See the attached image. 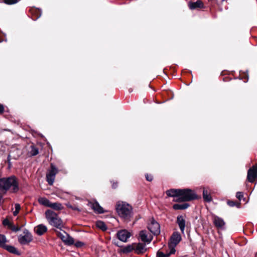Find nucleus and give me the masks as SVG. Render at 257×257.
<instances>
[{"mask_svg": "<svg viewBox=\"0 0 257 257\" xmlns=\"http://www.w3.org/2000/svg\"><path fill=\"white\" fill-rule=\"evenodd\" d=\"M9 190L13 193L19 190V182L15 176L0 178V191L6 192Z\"/></svg>", "mask_w": 257, "mask_h": 257, "instance_id": "nucleus-1", "label": "nucleus"}, {"mask_svg": "<svg viewBox=\"0 0 257 257\" xmlns=\"http://www.w3.org/2000/svg\"><path fill=\"white\" fill-rule=\"evenodd\" d=\"M116 210L118 214L124 219H128L132 215V207L125 202H118L116 205Z\"/></svg>", "mask_w": 257, "mask_h": 257, "instance_id": "nucleus-2", "label": "nucleus"}, {"mask_svg": "<svg viewBox=\"0 0 257 257\" xmlns=\"http://www.w3.org/2000/svg\"><path fill=\"white\" fill-rule=\"evenodd\" d=\"M45 215L46 218L51 225L62 230V228L63 226L62 221L56 213L48 210L46 211Z\"/></svg>", "mask_w": 257, "mask_h": 257, "instance_id": "nucleus-3", "label": "nucleus"}, {"mask_svg": "<svg viewBox=\"0 0 257 257\" xmlns=\"http://www.w3.org/2000/svg\"><path fill=\"white\" fill-rule=\"evenodd\" d=\"M195 192L190 189H180V197L177 201L181 202L189 201L197 199Z\"/></svg>", "mask_w": 257, "mask_h": 257, "instance_id": "nucleus-4", "label": "nucleus"}, {"mask_svg": "<svg viewBox=\"0 0 257 257\" xmlns=\"http://www.w3.org/2000/svg\"><path fill=\"white\" fill-rule=\"evenodd\" d=\"M181 239V236L179 232L175 231L173 233L169 242L170 254L175 253L176 251L175 247L180 242Z\"/></svg>", "mask_w": 257, "mask_h": 257, "instance_id": "nucleus-5", "label": "nucleus"}, {"mask_svg": "<svg viewBox=\"0 0 257 257\" xmlns=\"http://www.w3.org/2000/svg\"><path fill=\"white\" fill-rule=\"evenodd\" d=\"M19 242L22 245L29 244L33 240L31 233L27 229L23 230V233L20 234L18 237Z\"/></svg>", "mask_w": 257, "mask_h": 257, "instance_id": "nucleus-6", "label": "nucleus"}, {"mask_svg": "<svg viewBox=\"0 0 257 257\" xmlns=\"http://www.w3.org/2000/svg\"><path fill=\"white\" fill-rule=\"evenodd\" d=\"M58 172V169L53 164L51 163L50 169L48 170L46 174V179L49 185H52L53 184L56 175Z\"/></svg>", "mask_w": 257, "mask_h": 257, "instance_id": "nucleus-7", "label": "nucleus"}, {"mask_svg": "<svg viewBox=\"0 0 257 257\" xmlns=\"http://www.w3.org/2000/svg\"><path fill=\"white\" fill-rule=\"evenodd\" d=\"M56 231L57 236L62 240V241L66 245H71L74 243L73 238L64 230Z\"/></svg>", "mask_w": 257, "mask_h": 257, "instance_id": "nucleus-8", "label": "nucleus"}, {"mask_svg": "<svg viewBox=\"0 0 257 257\" xmlns=\"http://www.w3.org/2000/svg\"><path fill=\"white\" fill-rule=\"evenodd\" d=\"M148 228L155 235L160 233V224L154 219H152L151 223L148 224Z\"/></svg>", "mask_w": 257, "mask_h": 257, "instance_id": "nucleus-9", "label": "nucleus"}, {"mask_svg": "<svg viewBox=\"0 0 257 257\" xmlns=\"http://www.w3.org/2000/svg\"><path fill=\"white\" fill-rule=\"evenodd\" d=\"M131 236V233L126 229H122L117 231V238L120 241L125 242Z\"/></svg>", "mask_w": 257, "mask_h": 257, "instance_id": "nucleus-10", "label": "nucleus"}, {"mask_svg": "<svg viewBox=\"0 0 257 257\" xmlns=\"http://www.w3.org/2000/svg\"><path fill=\"white\" fill-rule=\"evenodd\" d=\"M257 178V167L253 166L247 172V179L250 182H253Z\"/></svg>", "mask_w": 257, "mask_h": 257, "instance_id": "nucleus-11", "label": "nucleus"}, {"mask_svg": "<svg viewBox=\"0 0 257 257\" xmlns=\"http://www.w3.org/2000/svg\"><path fill=\"white\" fill-rule=\"evenodd\" d=\"M139 237L142 241L146 243H150L152 240L151 235H148L147 231L146 230H141L139 233Z\"/></svg>", "mask_w": 257, "mask_h": 257, "instance_id": "nucleus-12", "label": "nucleus"}, {"mask_svg": "<svg viewBox=\"0 0 257 257\" xmlns=\"http://www.w3.org/2000/svg\"><path fill=\"white\" fill-rule=\"evenodd\" d=\"M213 222L214 225L218 228L223 229L225 225L224 220L216 215L213 216Z\"/></svg>", "mask_w": 257, "mask_h": 257, "instance_id": "nucleus-13", "label": "nucleus"}, {"mask_svg": "<svg viewBox=\"0 0 257 257\" xmlns=\"http://www.w3.org/2000/svg\"><path fill=\"white\" fill-rule=\"evenodd\" d=\"M177 223L182 234L184 233L185 228L186 226V220L185 217L182 215H178L177 217Z\"/></svg>", "mask_w": 257, "mask_h": 257, "instance_id": "nucleus-14", "label": "nucleus"}, {"mask_svg": "<svg viewBox=\"0 0 257 257\" xmlns=\"http://www.w3.org/2000/svg\"><path fill=\"white\" fill-rule=\"evenodd\" d=\"M88 205L90 206L95 212L99 214H101L104 212L103 208L97 202H90L88 203Z\"/></svg>", "mask_w": 257, "mask_h": 257, "instance_id": "nucleus-15", "label": "nucleus"}, {"mask_svg": "<svg viewBox=\"0 0 257 257\" xmlns=\"http://www.w3.org/2000/svg\"><path fill=\"white\" fill-rule=\"evenodd\" d=\"M203 198L204 201L210 202L212 200V198L210 194V190L209 188L203 187L202 193Z\"/></svg>", "mask_w": 257, "mask_h": 257, "instance_id": "nucleus-16", "label": "nucleus"}, {"mask_svg": "<svg viewBox=\"0 0 257 257\" xmlns=\"http://www.w3.org/2000/svg\"><path fill=\"white\" fill-rule=\"evenodd\" d=\"M35 232L38 235H42L47 231V227L43 224H39L35 227Z\"/></svg>", "mask_w": 257, "mask_h": 257, "instance_id": "nucleus-17", "label": "nucleus"}, {"mask_svg": "<svg viewBox=\"0 0 257 257\" xmlns=\"http://www.w3.org/2000/svg\"><path fill=\"white\" fill-rule=\"evenodd\" d=\"M188 7L191 10H194L198 8L203 7V4L200 0H197L196 2H191L188 3Z\"/></svg>", "mask_w": 257, "mask_h": 257, "instance_id": "nucleus-18", "label": "nucleus"}, {"mask_svg": "<svg viewBox=\"0 0 257 257\" xmlns=\"http://www.w3.org/2000/svg\"><path fill=\"white\" fill-rule=\"evenodd\" d=\"M180 189H171L166 191V194L169 197H180Z\"/></svg>", "mask_w": 257, "mask_h": 257, "instance_id": "nucleus-19", "label": "nucleus"}, {"mask_svg": "<svg viewBox=\"0 0 257 257\" xmlns=\"http://www.w3.org/2000/svg\"><path fill=\"white\" fill-rule=\"evenodd\" d=\"M3 248L6 249L9 252L15 254H19V252L18 249L14 246L5 244Z\"/></svg>", "mask_w": 257, "mask_h": 257, "instance_id": "nucleus-20", "label": "nucleus"}, {"mask_svg": "<svg viewBox=\"0 0 257 257\" xmlns=\"http://www.w3.org/2000/svg\"><path fill=\"white\" fill-rule=\"evenodd\" d=\"M135 250L138 254L142 253L146 250L145 245L142 243H139L136 245Z\"/></svg>", "mask_w": 257, "mask_h": 257, "instance_id": "nucleus-21", "label": "nucleus"}, {"mask_svg": "<svg viewBox=\"0 0 257 257\" xmlns=\"http://www.w3.org/2000/svg\"><path fill=\"white\" fill-rule=\"evenodd\" d=\"M189 206V204L187 203L183 204H175L173 206V208L175 210H183L187 209Z\"/></svg>", "mask_w": 257, "mask_h": 257, "instance_id": "nucleus-22", "label": "nucleus"}, {"mask_svg": "<svg viewBox=\"0 0 257 257\" xmlns=\"http://www.w3.org/2000/svg\"><path fill=\"white\" fill-rule=\"evenodd\" d=\"M38 201L40 204L47 207H49L51 203V202L48 199L45 197L40 198L38 199Z\"/></svg>", "mask_w": 257, "mask_h": 257, "instance_id": "nucleus-23", "label": "nucleus"}, {"mask_svg": "<svg viewBox=\"0 0 257 257\" xmlns=\"http://www.w3.org/2000/svg\"><path fill=\"white\" fill-rule=\"evenodd\" d=\"M96 226L103 231H105L107 229V227L105 223L101 220L97 221L96 222Z\"/></svg>", "mask_w": 257, "mask_h": 257, "instance_id": "nucleus-24", "label": "nucleus"}, {"mask_svg": "<svg viewBox=\"0 0 257 257\" xmlns=\"http://www.w3.org/2000/svg\"><path fill=\"white\" fill-rule=\"evenodd\" d=\"M49 207H51L56 210H60L63 208L62 205L60 203H50Z\"/></svg>", "mask_w": 257, "mask_h": 257, "instance_id": "nucleus-25", "label": "nucleus"}, {"mask_svg": "<svg viewBox=\"0 0 257 257\" xmlns=\"http://www.w3.org/2000/svg\"><path fill=\"white\" fill-rule=\"evenodd\" d=\"M134 249V247L132 245H128L122 249V251L124 253H128L132 251Z\"/></svg>", "mask_w": 257, "mask_h": 257, "instance_id": "nucleus-26", "label": "nucleus"}, {"mask_svg": "<svg viewBox=\"0 0 257 257\" xmlns=\"http://www.w3.org/2000/svg\"><path fill=\"white\" fill-rule=\"evenodd\" d=\"M6 242L7 239L5 235L0 234V246L3 247Z\"/></svg>", "mask_w": 257, "mask_h": 257, "instance_id": "nucleus-27", "label": "nucleus"}, {"mask_svg": "<svg viewBox=\"0 0 257 257\" xmlns=\"http://www.w3.org/2000/svg\"><path fill=\"white\" fill-rule=\"evenodd\" d=\"M66 205L67 207L69 208H71L72 209V210H77L79 212L81 211V209L80 208H79L77 206H72L70 203H66Z\"/></svg>", "mask_w": 257, "mask_h": 257, "instance_id": "nucleus-28", "label": "nucleus"}, {"mask_svg": "<svg viewBox=\"0 0 257 257\" xmlns=\"http://www.w3.org/2000/svg\"><path fill=\"white\" fill-rule=\"evenodd\" d=\"M227 204L230 207H233L237 206V207H239V203H237L231 200H228L227 202Z\"/></svg>", "mask_w": 257, "mask_h": 257, "instance_id": "nucleus-29", "label": "nucleus"}, {"mask_svg": "<svg viewBox=\"0 0 257 257\" xmlns=\"http://www.w3.org/2000/svg\"><path fill=\"white\" fill-rule=\"evenodd\" d=\"M10 229H11L14 232H17L20 231L21 229V228L19 226H15L12 223V224L11 225Z\"/></svg>", "mask_w": 257, "mask_h": 257, "instance_id": "nucleus-30", "label": "nucleus"}, {"mask_svg": "<svg viewBox=\"0 0 257 257\" xmlns=\"http://www.w3.org/2000/svg\"><path fill=\"white\" fill-rule=\"evenodd\" d=\"M171 254L169 253L165 254L162 251H158L157 253V257H168Z\"/></svg>", "mask_w": 257, "mask_h": 257, "instance_id": "nucleus-31", "label": "nucleus"}, {"mask_svg": "<svg viewBox=\"0 0 257 257\" xmlns=\"http://www.w3.org/2000/svg\"><path fill=\"white\" fill-rule=\"evenodd\" d=\"M3 224L4 225V226H8V227H9V228H10V226H11V225L12 224V223L10 222V221H9V220L7 218L6 219H5L3 221Z\"/></svg>", "mask_w": 257, "mask_h": 257, "instance_id": "nucleus-32", "label": "nucleus"}, {"mask_svg": "<svg viewBox=\"0 0 257 257\" xmlns=\"http://www.w3.org/2000/svg\"><path fill=\"white\" fill-rule=\"evenodd\" d=\"M18 0H4V2L7 5H13L18 2Z\"/></svg>", "mask_w": 257, "mask_h": 257, "instance_id": "nucleus-33", "label": "nucleus"}, {"mask_svg": "<svg viewBox=\"0 0 257 257\" xmlns=\"http://www.w3.org/2000/svg\"><path fill=\"white\" fill-rule=\"evenodd\" d=\"M39 153V150L37 148L34 147H32L31 154L33 156H36Z\"/></svg>", "mask_w": 257, "mask_h": 257, "instance_id": "nucleus-34", "label": "nucleus"}, {"mask_svg": "<svg viewBox=\"0 0 257 257\" xmlns=\"http://www.w3.org/2000/svg\"><path fill=\"white\" fill-rule=\"evenodd\" d=\"M236 197L238 199L241 200L243 198V193L241 192H237L236 194Z\"/></svg>", "mask_w": 257, "mask_h": 257, "instance_id": "nucleus-35", "label": "nucleus"}, {"mask_svg": "<svg viewBox=\"0 0 257 257\" xmlns=\"http://www.w3.org/2000/svg\"><path fill=\"white\" fill-rule=\"evenodd\" d=\"M146 179L147 181L151 182L153 179V177L152 175L146 174L145 175Z\"/></svg>", "mask_w": 257, "mask_h": 257, "instance_id": "nucleus-36", "label": "nucleus"}, {"mask_svg": "<svg viewBox=\"0 0 257 257\" xmlns=\"http://www.w3.org/2000/svg\"><path fill=\"white\" fill-rule=\"evenodd\" d=\"M15 210L17 211L18 212H19V211L21 209V206H20V205L19 204H18V203H17V204H15Z\"/></svg>", "mask_w": 257, "mask_h": 257, "instance_id": "nucleus-37", "label": "nucleus"}, {"mask_svg": "<svg viewBox=\"0 0 257 257\" xmlns=\"http://www.w3.org/2000/svg\"><path fill=\"white\" fill-rule=\"evenodd\" d=\"M4 107L3 104H0V114L3 113L4 111Z\"/></svg>", "mask_w": 257, "mask_h": 257, "instance_id": "nucleus-38", "label": "nucleus"}, {"mask_svg": "<svg viewBox=\"0 0 257 257\" xmlns=\"http://www.w3.org/2000/svg\"><path fill=\"white\" fill-rule=\"evenodd\" d=\"M83 244V243L81 242H78L76 244L77 246H81Z\"/></svg>", "mask_w": 257, "mask_h": 257, "instance_id": "nucleus-39", "label": "nucleus"}, {"mask_svg": "<svg viewBox=\"0 0 257 257\" xmlns=\"http://www.w3.org/2000/svg\"><path fill=\"white\" fill-rule=\"evenodd\" d=\"M117 183H113L112 185V187L113 188H116L117 187Z\"/></svg>", "mask_w": 257, "mask_h": 257, "instance_id": "nucleus-40", "label": "nucleus"}, {"mask_svg": "<svg viewBox=\"0 0 257 257\" xmlns=\"http://www.w3.org/2000/svg\"><path fill=\"white\" fill-rule=\"evenodd\" d=\"M19 213V212H18L17 211H16L15 210L14 212H13V215L14 216H17L18 215V214Z\"/></svg>", "mask_w": 257, "mask_h": 257, "instance_id": "nucleus-41", "label": "nucleus"}, {"mask_svg": "<svg viewBox=\"0 0 257 257\" xmlns=\"http://www.w3.org/2000/svg\"><path fill=\"white\" fill-rule=\"evenodd\" d=\"M8 161L9 164H10V155H9L8 157Z\"/></svg>", "mask_w": 257, "mask_h": 257, "instance_id": "nucleus-42", "label": "nucleus"}, {"mask_svg": "<svg viewBox=\"0 0 257 257\" xmlns=\"http://www.w3.org/2000/svg\"><path fill=\"white\" fill-rule=\"evenodd\" d=\"M41 16V13H40L38 15L37 17V19L39 18H40Z\"/></svg>", "mask_w": 257, "mask_h": 257, "instance_id": "nucleus-43", "label": "nucleus"}]
</instances>
